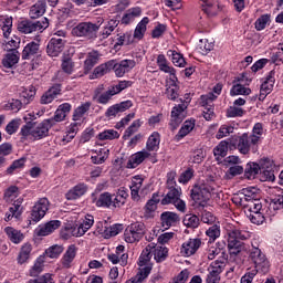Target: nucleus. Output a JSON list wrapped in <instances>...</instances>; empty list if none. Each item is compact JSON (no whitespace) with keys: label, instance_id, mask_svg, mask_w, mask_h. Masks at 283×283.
<instances>
[{"label":"nucleus","instance_id":"09e8293b","mask_svg":"<svg viewBox=\"0 0 283 283\" xmlns=\"http://www.w3.org/2000/svg\"><path fill=\"white\" fill-rule=\"evenodd\" d=\"M62 70L66 74H71L74 71V62H72V56L64 55L62 59Z\"/></svg>","mask_w":283,"mask_h":283},{"label":"nucleus","instance_id":"37998d69","mask_svg":"<svg viewBox=\"0 0 283 283\" xmlns=\"http://www.w3.org/2000/svg\"><path fill=\"white\" fill-rule=\"evenodd\" d=\"M167 56H171L172 59V63L174 65H176V67H185V65H187V62L185 61V57L182 56V54L169 50L167 51Z\"/></svg>","mask_w":283,"mask_h":283},{"label":"nucleus","instance_id":"dca6fc26","mask_svg":"<svg viewBox=\"0 0 283 283\" xmlns=\"http://www.w3.org/2000/svg\"><path fill=\"white\" fill-rule=\"evenodd\" d=\"M23 199H18L13 202V205L9 208V211L4 214V221L10 222L12 218H15L19 220L21 218V214L23 213Z\"/></svg>","mask_w":283,"mask_h":283},{"label":"nucleus","instance_id":"338daca9","mask_svg":"<svg viewBox=\"0 0 283 283\" xmlns=\"http://www.w3.org/2000/svg\"><path fill=\"white\" fill-rule=\"evenodd\" d=\"M133 42L132 34L124 33L117 38L116 45H129Z\"/></svg>","mask_w":283,"mask_h":283},{"label":"nucleus","instance_id":"aec40b11","mask_svg":"<svg viewBox=\"0 0 283 283\" xmlns=\"http://www.w3.org/2000/svg\"><path fill=\"white\" fill-rule=\"evenodd\" d=\"M61 227V221L59 220H52L46 222L44 226H41L35 230L36 235L39 237H45L50 235V233H54L56 229Z\"/></svg>","mask_w":283,"mask_h":283},{"label":"nucleus","instance_id":"f8f14e48","mask_svg":"<svg viewBox=\"0 0 283 283\" xmlns=\"http://www.w3.org/2000/svg\"><path fill=\"white\" fill-rule=\"evenodd\" d=\"M54 127V119H44L38 126H33L32 136L35 140H41L50 134V129Z\"/></svg>","mask_w":283,"mask_h":283},{"label":"nucleus","instance_id":"0e129e2a","mask_svg":"<svg viewBox=\"0 0 283 283\" xmlns=\"http://www.w3.org/2000/svg\"><path fill=\"white\" fill-rule=\"evenodd\" d=\"M253 224H262L264 222V214L262 212H253L248 214Z\"/></svg>","mask_w":283,"mask_h":283},{"label":"nucleus","instance_id":"423d86ee","mask_svg":"<svg viewBox=\"0 0 283 283\" xmlns=\"http://www.w3.org/2000/svg\"><path fill=\"white\" fill-rule=\"evenodd\" d=\"M249 259L254 264L253 271H256V272L261 271V273H269V268H270L269 260L266 259V255L262 253V250H260L259 248H253L250 251Z\"/></svg>","mask_w":283,"mask_h":283},{"label":"nucleus","instance_id":"4c0bfd02","mask_svg":"<svg viewBox=\"0 0 283 283\" xmlns=\"http://www.w3.org/2000/svg\"><path fill=\"white\" fill-rule=\"evenodd\" d=\"M30 253H32V244L25 243L24 245H22L18 255V263L25 264V262H28V260L30 259Z\"/></svg>","mask_w":283,"mask_h":283},{"label":"nucleus","instance_id":"4468645a","mask_svg":"<svg viewBox=\"0 0 283 283\" xmlns=\"http://www.w3.org/2000/svg\"><path fill=\"white\" fill-rule=\"evenodd\" d=\"M244 78H247V74L243 73L232 82L233 86L230 91V96H249V94H251V88L244 87V85L240 84Z\"/></svg>","mask_w":283,"mask_h":283},{"label":"nucleus","instance_id":"ea45409f","mask_svg":"<svg viewBox=\"0 0 283 283\" xmlns=\"http://www.w3.org/2000/svg\"><path fill=\"white\" fill-rule=\"evenodd\" d=\"M147 23H149V18H143L135 29L134 39L140 40L145 36V32H147Z\"/></svg>","mask_w":283,"mask_h":283},{"label":"nucleus","instance_id":"774afa93","mask_svg":"<svg viewBox=\"0 0 283 283\" xmlns=\"http://www.w3.org/2000/svg\"><path fill=\"white\" fill-rule=\"evenodd\" d=\"M258 275V270H250L245 273L244 276L241 277V283H252L253 277Z\"/></svg>","mask_w":283,"mask_h":283},{"label":"nucleus","instance_id":"bf43d9fd","mask_svg":"<svg viewBox=\"0 0 283 283\" xmlns=\"http://www.w3.org/2000/svg\"><path fill=\"white\" fill-rule=\"evenodd\" d=\"M206 234L210 240H212V242H214L217 238H220V228L214 224L206 231Z\"/></svg>","mask_w":283,"mask_h":283},{"label":"nucleus","instance_id":"6e6552de","mask_svg":"<svg viewBox=\"0 0 283 283\" xmlns=\"http://www.w3.org/2000/svg\"><path fill=\"white\" fill-rule=\"evenodd\" d=\"M224 266H227V259L222 258L220 260L213 261L208 268V275L206 279L207 283H219L220 282V273L224 271Z\"/></svg>","mask_w":283,"mask_h":283},{"label":"nucleus","instance_id":"8fccbe9b","mask_svg":"<svg viewBox=\"0 0 283 283\" xmlns=\"http://www.w3.org/2000/svg\"><path fill=\"white\" fill-rule=\"evenodd\" d=\"M270 207L274 211H280V209H283V191H281L280 195H275L274 198L271 199Z\"/></svg>","mask_w":283,"mask_h":283},{"label":"nucleus","instance_id":"412c9836","mask_svg":"<svg viewBox=\"0 0 283 283\" xmlns=\"http://www.w3.org/2000/svg\"><path fill=\"white\" fill-rule=\"evenodd\" d=\"M132 105H134L132 103V101H125L119 104L109 106L105 113V116H107V118H109L112 116H116V114H120L122 112H127V109H129V107H132Z\"/></svg>","mask_w":283,"mask_h":283},{"label":"nucleus","instance_id":"1a4fd4ad","mask_svg":"<svg viewBox=\"0 0 283 283\" xmlns=\"http://www.w3.org/2000/svg\"><path fill=\"white\" fill-rule=\"evenodd\" d=\"M275 166L269 158L261 159L260 180L262 182H275Z\"/></svg>","mask_w":283,"mask_h":283},{"label":"nucleus","instance_id":"052dcab7","mask_svg":"<svg viewBox=\"0 0 283 283\" xmlns=\"http://www.w3.org/2000/svg\"><path fill=\"white\" fill-rule=\"evenodd\" d=\"M201 221L205 224H213L216 222V217L210 211L203 210L201 212Z\"/></svg>","mask_w":283,"mask_h":283},{"label":"nucleus","instance_id":"f03ea898","mask_svg":"<svg viewBox=\"0 0 283 283\" xmlns=\"http://www.w3.org/2000/svg\"><path fill=\"white\" fill-rule=\"evenodd\" d=\"M50 28V21L48 18H42L38 21L32 20H22L20 23H18V30L22 34H33V32H43L44 30H48Z\"/></svg>","mask_w":283,"mask_h":283},{"label":"nucleus","instance_id":"f3484780","mask_svg":"<svg viewBox=\"0 0 283 283\" xmlns=\"http://www.w3.org/2000/svg\"><path fill=\"white\" fill-rule=\"evenodd\" d=\"M185 104H179L172 108L170 120V127H172V129H178V125L185 119Z\"/></svg>","mask_w":283,"mask_h":283},{"label":"nucleus","instance_id":"7c9ffc66","mask_svg":"<svg viewBox=\"0 0 283 283\" xmlns=\"http://www.w3.org/2000/svg\"><path fill=\"white\" fill-rule=\"evenodd\" d=\"M99 55L96 51L88 53L86 60L84 61V74H90L94 69V65L98 63Z\"/></svg>","mask_w":283,"mask_h":283},{"label":"nucleus","instance_id":"cd10ccee","mask_svg":"<svg viewBox=\"0 0 283 283\" xmlns=\"http://www.w3.org/2000/svg\"><path fill=\"white\" fill-rule=\"evenodd\" d=\"M153 255L157 263L165 262L169 255V250L166 247L154 243Z\"/></svg>","mask_w":283,"mask_h":283},{"label":"nucleus","instance_id":"c756f323","mask_svg":"<svg viewBox=\"0 0 283 283\" xmlns=\"http://www.w3.org/2000/svg\"><path fill=\"white\" fill-rule=\"evenodd\" d=\"M86 192H87V186H85V184H80L66 193V199L77 200V198H81V196H85Z\"/></svg>","mask_w":283,"mask_h":283},{"label":"nucleus","instance_id":"a211bd4d","mask_svg":"<svg viewBox=\"0 0 283 283\" xmlns=\"http://www.w3.org/2000/svg\"><path fill=\"white\" fill-rule=\"evenodd\" d=\"M61 94V84H54L51 86L40 99L42 105H50L54 98H56Z\"/></svg>","mask_w":283,"mask_h":283},{"label":"nucleus","instance_id":"e433bc0d","mask_svg":"<svg viewBox=\"0 0 283 283\" xmlns=\"http://www.w3.org/2000/svg\"><path fill=\"white\" fill-rule=\"evenodd\" d=\"M96 207H104L109 209L113 205V196L109 192H103L99 195L98 199L95 202Z\"/></svg>","mask_w":283,"mask_h":283},{"label":"nucleus","instance_id":"9b49d317","mask_svg":"<svg viewBox=\"0 0 283 283\" xmlns=\"http://www.w3.org/2000/svg\"><path fill=\"white\" fill-rule=\"evenodd\" d=\"M50 208V201L48 198L40 199L31 210V220L33 222H39L42 218H45L48 209Z\"/></svg>","mask_w":283,"mask_h":283},{"label":"nucleus","instance_id":"c9c22d12","mask_svg":"<svg viewBox=\"0 0 283 283\" xmlns=\"http://www.w3.org/2000/svg\"><path fill=\"white\" fill-rule=\"evenodd\" d=\"M209 188H206L205 186H195L191 190V199L195 200V202H198V200H202V198L209 196Z\"/></svg>","mask_w":283,"mask_h":283},{"label":"nucleus","instance_id":"393cba45","mask_svg":"<svg viewBox=\"0 0 283 283\" xmlns=\"http://www.w3.org/2000/svg\"><path fill=\"white\" fill-rule=\"evenodd\" d=\"M19 63V51L15 49H9V52L6 54L4 59L2 60L3 67H12Z\"/></svg>","mask_w":283,"mask_h":283},{"label":"nucleus","instance_id":"603ef678","mask_svg":"<svg viewBox=\"0 0 283 283\" xmlns=\"http://www.w3.org/2000/svg\"><path fill=\"white\" fill-rule=\"evenodd\" d=\"M25 167V157L14 160L11 166L7 169V174L11 175L17 171V169H23Z\"/></svg>","mask_w":283,"mask_h":283},{"label":"nucleus","instance_id":"b1692460","mask_svg":"<svg viewBox=\"0 0 283 283\" xmlns=\"http://www.w3.org/2000/svg\"><path fill=\"white\" fill-rule=\"evenodd\" d=\"M113 67H114V61H108L104 64H101L94 69L93 74L91 75V78H101V76H105V74H108V72H112Z\"/></svg>","mask_w":283,"mask_h":283},{"label":"nucleus","instance_id":"13d9d810","mask_svg":"<svg viewBox=\"0 0 283 283\" xmlns=\"http://www.w3.org/2000/svg\"><path fill=\"white\" fill-rule=\"evenodd\" d=\"M240 240H247L242 231L240 230H232L229 232L228 242H242Z\"/></svg>","mask_w":283,"mask_h":283},{"label":"nucleus","instance_id":"473e14b6","mask_svg":"<svg viewBox=\"0 0 283 283\" xmlns=\"http://www.w3.org/2000/svg\"><path fill=\"white\" fill-rule=\"evenodd\" d=\"M159 146H160V134H158V132H155L148 137L146 149L147 151H158Z\"/></svg>","mask_w":283,"mask_h":283},{"label":"nucleus","instance_id":"864d4df0","mask_svg":"<svg viewBox=\"0 0 283 283\" xmlns=\"http://www.w3.org/2000/svg\"><path fill=\"white\" fill-rule=\"evenodd\" d=\"M244 209H248L249 213H260L262 211V202L256 199L251 203L244 205Z\"/></svg>","mask_w":283,"mask_h":283},{"label":"nucleus","instance_id":"6e6d98bb","mask_svg":"<svg viewBox=\"0 0 283 283\" xmlns=\"http://www.w3.org/2000/svg\"><path fill=\"white\" fill-rule=\"evenodd\" d=\"M243 114H247L241 107L230 106L227 111V116L229 118H238L241 117Z\"/></svg>","mask_w":283,"mask_h":283},{"label":"nucleus","instance_id":"f257e3e1","mask_svg":"<svg viewBox=\"0 0 283 283\" xmlns=\"http://www.w3.org/2000/svg\"><path fill=\"white\" fill-rule=\"evenodd\" d=\"M151 255H154V243L148 244L139 256V270L135 276L130 280H127L126 283H142L149 277V273H151V265H146L149 260H151Z\"/></svg>","mask_w":283,"mask_h":283},{"label":"nucleus","instance_id":"e2e57ef3","mask_svg":"<svg viewBox=\"0 0 283 283\" xmlns=\"http://www.w3.org/2000/svg\"><path fill=\"white\" fill-rule=\"evenodd\" d=\"M2 32L4 39H8L10 36V32H12V18H7L2 25Z\"/></svg>","mask_w":283,"mask_h":283},{"label":"nucleus","instance_id":"5701e85b","mask_svg":"<svg viewBox=\"0 0 283 283\" xmlns=\"http://www.w3.org/2000/svg\"><path fill=\"white\" fill-rule=\"evenodd\" d=\"M76 251H78V249L74 244H71L67 248L66 252L64 253V255L62 258V266L64 269L72 268V262H74V258H76Z\"/></svg>","mask_w":283,"mask_h":283},{"label":"nucleus","instance_id":"69168bd1","mask_svg":"<svg viewBox=\"0 0 283 283\" xmlns=\"http://www.w3.org/2000/svg\"><path fill=\"white\" fill-rule=\"evenodd\" d=\"M269 20H270V18H269V15H261L258 20H256V22H255V29L258 30V31H260V30H264V28H266V24L269 23Z\"/></svg>","mask_w":283,"mask_h":283},{"label":"nucleus","instance_id":"c03bdc74","mask_svg":"<svg viewBox=\"0 0 283 283\" xmlns=\"http://www.w3.org/2000/svg\"><path fill=\"white\" fill-rule=\"evenodd\" d=\"M260 169H261V161H259V164H255V163L248 164L245 167L247 178L249 179L255 178V176H258V174L260 172Z\"/></svg>","mask_w":283,"mask_h":283},{"label":"nucleus","instance_id":"c85d7f7f","mask_svg":"<svg viewBox=\"0 0 283 283\" xmlns=\"http://www.w3.org/2000/svg\"><path fill=\"white\" fill-rule=\"evenodd\" d=\"M45 14V0H40L33 4L29 11L30 19H39Z\"/></svg>","mask_w":283,"mask_h":283},{"label":"nucleus","instance_id":"f704fd0d","mask_svg":"<svg viewBox=\"0 0 283 283\" xmlns=\"http://www.w3.org/2000/svg\"><path fill=\"white\" fill-rule=\"evenodd\" d=\"M196 124L191 120H186L181 128L179 129L178 134L175 136L177 140H182L185 136H187L190 132L193 130Z\"/></svg>","mask_w":283,"mask_h":283},{"label":"nucleus","instance_id":"4be33fe9","mask_svg":"<svg viewBox=\"0 0 283 283\" xmlns=\"http://www.w3.org/2000/svg\"><path fill=\"white\" fill-rule=\"evenodd\" d=\"M161 220V227L164 229H169V227H172V224H176V222H180V217L176 212H163L160 216Z\"/></svg>","mask_w":283,"mask_h":283},{"label":"nucleus","instance_id":"ddd939ff","mask_svg":"<svg viewBox=\"0 0 283 283\" xmlns=\"http://www.w3.org/2000/svg\"><path fill=\"white\" fill-rule=\"evenodd\" d=\"M202 245V240L199 238L189 239L188 241L184 242L180 249L181 255L185 258H190V255H195V253L200 249Z\"/></svg>","mask_w":283,"mask_h":283},{"label":"nucleus","instance_id":"2f4dec72","mask_svg":"<svg viewBox=\"0 0 283 283\" xmlns=\"http://www.w3.org/2000/svg\"><path fill=\"white\" fill-rule=\"evenodd\" d=\"M4 232L7 233L9 240L13 242V244H21V242H23L24 235L21 233V230H17L12 227H7L4 229Z\"/></svg>","mask_w":283,"mask_h":283},{"label":"nucleus","instance_id":"20e7f679","mask_svg":"<svg viewBox=\"0 0 283 283\" xmlns=\"http://www.w3.org/2000/svg\"><path fill=\"white\" fill-rule=\"evenodd\" d=\"M73 36H82L83 39H96L98 35V24L92 22H81L72 29Z\"/></svg>","mask_w":283,"mask_h":283},{"label":"nucleus","instance_id":"a18cd8bd","mask_svg":"<svg viewBox=\"0 0 283 283\" xmlns=\"http://www.w3.org/2000/svg\"><path fill=\"white\" fill-rule=\"evenodd\" d=\"M91 105L92 104H90V102H86L82 106H78L73 113V120H81V118H83V116L90 112Z\"/></svg>","mask_w":283,"mask_h":283},{"label":"nucleus","instance_id":"bb28decb","mask_svg":"<svg viewBox=\"0 0 283 283\" xmlns=\"http://www.w3.org/2000/svg\"><path fill=\"white\" fill-rule=\"evenodd\" d=\"M237 149H239L240 154H243L244 156L251 151L249 134L244 133L237 139Z\"/></svg>","mask_w":283,"mask_h":283},{"label":"nucleus","instance_id":"39448f33","mask_svg":"<svg viewBox=\"0 0 283 283\" xmlns=\"http://www.w3.org/2000/svg\"><path fill=\"white\" fill-rule=\"evenodd\" d=\"M65 49V32L57 31L46 45V53L49 56H59Z\"/></svg>","mask_w":283,"mask_h":283},{"label":"nucleus","instance_id":"49530a36","mask_svg":"<svg viewBox=\"0 0 283 283\" xmlns=\"http://www.w3.org/2000/svg\"><path fill=\"white\" fill-rule=\"evenodd\" d=\"M184 224L189 229H198L200 224V219L196 214H186L184 219Z\"/></svg>","mask_w":283,"mask_h":283},{"label":"nucleus","instance_id":"a878e982","mask_svg":"<svg viewBox=\"0 0 283 283\" xmlns=\"http://www.w3.org/2000/svg\"><path fill=\"white\" fill-rule=\"evenodd\" d=\"M40 48L41 45L36 42H30L29 44H27L22 51L23 61H30L32 56L39 54Z\"/></svg>","mask_w":283,"mask_h":283},{"label":"nucleus","instance_id":"5fc2aeb1","mask_svg":"<svg viewBox=\"0 0 283 283\" xmlns=\"http://www.w3.org/2000/svg\"><path fill=\"white\" fill-rule=\"evenodd\" d=\"M230 255H239L242 252V242L228 241Z\"/></svg>","mask_w":283,"mask_h":283},{"label":"nucleus","instance_id":"58836bf2","mask_svg":"<svg viewBox=\"0 0 283 283\" xmlns=\"http://www.w3.org/2000/svg\"><path fill=\"white\" fill-rule=\"evenodd\" d=\"M229 151V143L227 140H222L219 145L213 149V155L216 156L217 160L220 158H224Z\"/></svg>","mask_w":283,"mask_h":283},{"label":"nucleus","instance_id":"7ed1b4c3","mask_svg":"<svg viewBox=\"0 0 283 283\" xmlns=\"http://www.w3.org/2000/svg\"><path fill=\"white\" fill-rule=\"evenodd\" d=\"M147 233V228L143 222H135L127 227L124 233L125 242L134 244V242H139L143 237Z\"/></svg>","mask_w":283,"mask_h":283},{"label":"nucleus","instance_id":"79ce46f5","mask_svg":"<svg viewBox=\"0 0 283 283\" xmlns=\"http://www.w3.org/2000/svg\"><path fill=\"white\" fill-rule=\"evenodd\" d=\"M201 7L206 14L213 17L216 14V8H218V0H202Z\"/></svg>","mask_w":283,"mask_h":283},{"label":"nucleus","instance_id":"72a5a7b5","mask_svg":"<svg viewBox=\"0 0 283 283\" xmlns=\"http://www.w3.org/2000/svg\"><path fill=\"white\" fill-rule=\"evenodd\" d=\"M209 103H213V99L202 95L201 96V105H202V107H205L203 118H206L207 120H211V118H213V107L211 105H209Z\"/></svg>","mask_w":283,"mask_h":283},{"label":"nucleus","instance_id":"680f3d73","mask_svg":"<svg viewBox=\"0 0 283 283\" xmlns=\"http://www.w3.org/2000/svg\"><path fill=\"white\" fill-rule=\"evenodd\" d=\"M6 107L12 112H19L23 107V102L21 99H11Z\"/></svg>","mask_w":283,"mask_h":283},{"label":"nucleus","instance_id":"4d7b16f0","mask_svg":"<svg viewBox=\"0 0 283 283\" xmlns=\"http://www.w3.org/2000/svg\"><path fill=\"white\" fill-rule=\"evenodd\" d=\"M112 96H116V93H114L113 88L111 87L108 91L98 96L97 103H101L102 105H107Z\"/></svg>","mask_w":283,"mask_h":283},{"label":"nucleus","instance_id":"3c124183","mask_svg":"<svg viewBox=\"0 0 283 283\" xmlns=\"http://www.w3.org/2000/svg\"><path fill=\"white\" fill-rule=\"evenodd\" d=\"M63 245H59V244H55V245H52L50 247L45 253L48 255V258H51V259H54V258H59V255H61L63 253Z\"/></svg>","mask_w":283,"mask_h":283},{"label":"nucleus","instance_id":"2eb2a0df","mask_svg":"<svg viewBox=\"0 0 283 283\" xmlns=\"http://www.w3.org/2000/svg\"><path fill=\"white\" fill-rule=\"evenodd\" d=\"M136 67V61L134 60H122L119 63L113 61V70L116 76H125L127 72Z\"/></svg>","mask_w":283,"mask_h":283},{"label":"nucleus","instance_id":"0eeeda50","mask_svg":"<svg viewBox=\"0 0 283 283\" xmlns=\"http://www.w3.org/2000/svg\"><path fill=\"white\" fill-rule=\"evenodd\" d=\"M182 192L177 188H170L165 198L161 200V205H174L178 211L185 213L187 211V205L180 199Z\"/></svg>","mask_w":283,"mask_h":283},{"label":"nucleus","instance_id":"de8ad7c7","mask_svg":"<svg viewBox=\"0 0 283 283\" xmlns=\"http://www.w3.org/2000/svg\"><path fill=\"white\" fill-rule=\"evenodd\" d=\"M115 138H120V134L114 129H107L98 134L99 140H114Z\"/></svg>","mask_w":283,"mask_h":283},{"label":"nucleus","instance_id":"a19ab883","mask_svg":"<svg viewBox=\"0 0 283 283\" xmlns=\"http://www.w3.org/2000/svg\"><path fill=\"white\" fill-rule=\"evenodd\" d=\"M93 224H94V216L87 214L85 217L84 222L77 228V235H85V232L90 231Z\"/></svg>","mask_w":283,"mask_h":283},{"label":"nucleus","instance_id":"6ab92c4d","mask_svg":"<svg viewBox=\"0 0 283 283\" xmlns=\"http://www.w3.org/2000/svg\"><path fill=\"white\" fill-rule=\"evenodd\" d=\"M149 156H151V154L147 150H142L132 155L127 161V169H136V167L142 165V163H144L146 158H149Z\"/></svg>","mask_w":283,"mask_h":283},{"label":"nucleus","instance_id":"9d476101","mask_svg":"<svg viewBox=\"0 0 283 283\" xmlns=\"http://www.w3.org/2000/svg\"><path fill=\"white\" fill-rule=\"evenodd\" d=\"M50 208V201L48 198L40 199L31 210V220L33 222H39L42 218H45L48 209Z\"/></svg>","mask_w":283,"mask_h":283}]
</instances>
